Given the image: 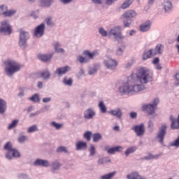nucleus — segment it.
<instances>
[{
	"label": "nucleus",
	"instance_id": "nucleus-37",
	"mask_svg": "<svg viewBox=\"0 0 179 179\" xmlns=\"http://www.w3.org/2000/svg\"><path fill=\"white\" fill-rule=\"evenodd\" d=\"M103 138V136L100 133H95L93 134L92 136V141L95 143H97V142H100L101 139Z\"/></svg>",
	"mask_w": 179,
	"mask_h": 179
},
{
	"label": "nucleus",
	"instance_id": "nucleus-25",
	"mask_svg": "<svg viewBox=\"0 0 179 179\" xmlns=\"http://www.w3.org/2000/svg\"><path fill=\"white\" fill-rule=\"evenodd\" d=\"M162 7L165 12L169 13L173 9V3L169 0H165L162 3Z\"/></svg>",
	"mask_w": 179,
	"mask_h": 179
},
{
	"label": "nucleus",
	"instance_id": "nucleus-59",
	"mask_svg": "<svg viewBox=\"0 0 179 179\" xmlns=\"http://www.w3.org/2000/svg\"><path fill=\"white\" fill-rule=\"evenodd\" d=\"M52 100V98L51 96L49 97H45L42 99L43 103H50Z\"/></svg>",
	"mask_w": 179,
	"mask_h": 179
},
{
	"label": "nucleus",
	"instance_id": "nucleus-55",
	"mask_svg": "<svg viewBox=\"0 0 179 179\" xmlns=\"http://www.w3.org/2000/svg\"><path fill=\"white\" fill-rule=\"evenodd\" d=\"M170 145H171V146H176V148H178V146H179V137L177 139H176L175 141H172Z\"/></svg>",
	"mask_w": 179,
	"mask_h": 179
},
{
	"label": "nucleus",
	"instance_id": "nucleus-54",
	"mask_svg": "<svg viewBox=\"0 0 179 179\" xmlns=\"http://www.w3.org/2000/svg\"><path fill=\"white\" fill-rule=\"evenodd\" d=\"M148 127L150 131H153L155 129V123L153 122V121L149 120Z\"/></svg>",
	"mask_w": 179,
	"mask_h": 179
},
{
	"label": "nucleus",
	"instance_id": "nucleus-24",
	"mask_svg": "<svg viewBox=\"0 0 179 179\" xmlns=\"http://www.w3.org/2000/svg\"><path fill=\"white\" fill-rule=\"evenodd\" d=\"M53 47L55 52H58L59 54H64V52H65V50L61 48L62 47V43L59 41H55L53 43Z\"/></svg>",
	"mask_w": 179,
	"mask_h": 179
},
{
	"label": "nucleus",
	"instance_id": "nucleus-60",
	"mask_svg": "<svg viewBox=\"0 0 179 179\" xmlns=\"http://www.w3.org/2000/svg\"><path fill=\"white\" fill-rule=\"evenodd\" d=\"M73 1V0H60V2H62L63 5H68V3H71Z\"/></svg>",
	"mask_w": 179,
	"mask_h": 179
},
{
	"label": "nucleus",
	"instance_id": "nucleus-28",
	"mask_svg": "<svg viewBox=\"0 0 179 179\" xmlns=\"http://www.w3.org/2000/svg\"><path fill=\"white\" fill-rule=\"evenodd\" d=\"M55 0H40L39 5L42 8H50L52 3H54Z\"/></svg>",
	"mask_w": 179,
	"mask_h": 179
},
{
	"label": "nucleus",
	"instance_id": "nucleus-51",
	"mask_svg": "<svg viewBox=\"0 0 179 179\" xmlns=\"http://www.w3.org/2000/svg\"><path fill=\"white\" fill-rule=\"evenodd\" d=\"M29 100H31V101H34V103H38L40 101V96H38V94H35L29 98Z\"/></svg>",
	"mask_w": 179,
	"mask_h": 179
},
{
	"label": "nucleus",
	"instance_id": "nucleus-38",
	"mask_svg": "<svg viewBox=\"0 0 179 179\" xmlns=\"http://www.w3.org/2000/svg\"><path fill=\"white\" fill-rule=\"evenodd\" d=\"M51 169L54 171L59 170L61 169V163L58 160H55L51 164Z\"/></svg>",
	"mask_w": 179,
	"mask_h": 179
},
{
	"label": "nucleus",
	"instance_id": "nucleus-20",
	"mask_svg": "<svg viewBox=\"0 0 179 179\" xmlns=\"http://www.w3.org/2000/svg\"><path fill=\"white\" fill-rule=\"evenodd\" d=\"M54 55V53H50V54H40L38 55V59L40 61H42V62H48V61H51L52 59V57Z\"/></svg>",
	"mask_w": 179,
	"mask_h": 179
},
{
	"label": "nucleus",
	"instance_id": "nucleus-3",
	"mask_svg": "<svg viewBox=\"0 0 179 179\" xmlns=\"http://www.w3.org/2000/svg\"><path fill=\"white\" fill-rule=\"evenodd\" d=\"M4 150H6V158L8 160H13V159H19L20 157V152L17 151L15 148L12 145V143L7 142L3 146Z\"/></svg>",
	"mask_w": 179,
	"mask_h": 179
},
{
	"label": "nucleus",
	"instance_id": "nucleus-48",
	"mask_svg": "<svg viewBox=\"0 0 179 179\" xmlns=\"http://www.w3.org/2000/svg\"><path fill=\"white\" fill-rule=\"evenodd\" d=\"M57 153H69L68 148L65 146H59L57 148Z\"/></svg>",
	"mask_w": 179,
	"mask_h": 179
},
{
	"label": "nucleus",
	"instance_id": "nucleus-35",
	"mask_svg": "<svg viewBox=\"0 0 179 179\" xmlns=\"http://www.w3.org/2000/svg\"><path fill=\"white\" fill-rule=\"evenodd\" d=\"M98 107L102 114H106V113H107V106H106L104 101H99V103H98Z\"/></svg>",
	"mask_w": 179,
	"mask_h": 179
},
{
	"label": "nucleus",
	"instance_id": "nucleus-15",
	"mask_svg": "<svg viewBox=\"0 0 179 179\" xmlns=\"http://www.w3.org/2000/svg\"><path fill=\"white\" fill-rule=\"evenodd\" d=\"M75 149L77 152H83L87 149V143L83 141H78L75 143Z\"/></svg>",
	"mask_w": 179,
	"mask_h": 179
},
{
	"label": "nucleus",
	"instance_id": "nucleus-27",
	"mask_svg": "<svg viewBox=\"0 0 179 179\" xmlns=\"http://www.w3.org/2000/svg\"><path fill=\"white\" fill-rule=\"evenodd\" d=\"M170 120L171 121V128L173 129H179V115L176 119L174 118L173 116H171Z\"/></svg>",
	"mask_w": 179,
	"mask_h": 179
},
{
	"label": "nucleus",
	"instance_id": "nucleus-10",
	"mask_svg": "<svg viewBox=\"0 0 179 179\" xmlns=\"http://www.w3.org/2000/svg\"><path fill=\"white\" fill-rule=\"evenodd\" d=\"M45 31V24L41 23L39 25L36 27L34 31V36L37 38H40L44 36Z\"/></svg>",
	"mask_w": 179,
	"mask_h": 179
},
{
	"label": "nucleus",
	"instance_id": "nucleus-32",
	"mask_svg": "<svg viewBox=\"0 0 179 179\" xmlns=\"http://www.w3.org/2000/svg\"><path fill=\"white\" fill-rule=\"evenodd\" d=\"M100 69V64H94L92 67L90 68L88 70V75H94Z\"/></svg>",
	"mask_w": 179,
	"mask_h": 179
},
{
	"label": "nucleus",
	"instance_id": "nucleus-7",
	"mask_svg": "<svg viewBox=\"0 0 179 179\" xmlns=\"http://www.w3.org/2000/svg\"><path fill=\"white\" fill-rule=\"evenodd\" d=\"M166 134H167V124H162L156 136L157 141L161 145H163V143H164V138Z\"/></svg>",
	"mask_w": 179,
	"mask_h": 179
},
{
	"label": "nucleus",
	"instance_id": "nucleus-2",
	"mask_svg": "<svg viewBox=\"0 0 179 179\" xmlns=\"http://www.w3.org/2000/svg\"><path fill=\"white\" fill-rule=\"evenodd\" d=\"M4 73L8 78L13 76L15 73L20 71L22 69V64L17 61L13 59H8L4 61Z\"/></svg>",
	"mask_w": 179,
	"mask_h": 179
},
{
	"label": "nucleus",
	"instance_id": "nucleus-64",
	"mask_svg": "<svg viewBox=\"0 0 179 179\" xmlns=\"http://www.w3.org/2000/svg\"><path fill=\"white\" fill-rule=\"evenodd\" d=\"M129 34L131 36H135V34H136V31L135 29H132L129 31Z\"/></svg>",
	"mask_w": 179,
	"mask_h": 179
},
{
	"label": "nucleus",
	"instance_id": "nucleus-16",
	"mask_svg": "<svg viewBox=\"0 0 179 179\" xmlns=\"http://www.w3.org/2000/svg\"><path fill=\"white\" fill-rule=\"evenodd\" d=\"M96 117V110L93 108H89L84 112L85 120H93Z\"/></svg>",
	"mask_w": 179,
	"mask_h": 179
},
{
	"label": "nucleus",
	"instance_id": "nucleus-53",
	"mask_svg": "<svg viewBox=\"0 0 179 179\" xmlns=\"http://www.w3.org/2000/svg\"><path fill=\"white\" fill-rule=\"evenodd\" d=\"M17 141L19 143H24V142L27 141V136H24V135L20 136L17 138Z\"/></svg>",
	"mask_w": 179,
	"mask_h": 179
},
{
	"label": "nucleus",
	"instance_id": "nucleus-33",
	"mask_svg": "<svg viewBox=\"0 0 179 179\" xmlns=\"http://www.w3.org/2000/svg\"><path fill=\"white\" fill-rule=\"evenodd\" d=\"M89 152V157H93L96 156V153H97V150H96V146L93 144H90L88 148Z\"/></svg>",
	"mask_w": 179,
	"mask_h": 179
},
{
	"label": "nucleus",
	"instance_id": "nucleus-22",
	"mask_svg": "<svg viewBox=\"0 0 179 179\" xmlns=\"http://www.w3.org/2000/svg\"><path fill=\"white\" fill-rule=\"evenodd\" d=\"M164 51V45L162 43H157L153 49L154 55H162Z\"/></svg>",
	"mask_w": 179,
	"mask_h": 179
},
{
	"label": "nucleus",
	"instance_id": "nucleus-44",
	"mask_svg": "<svg viewBox=\"0 0 179 179\" xmlns=\"http://www.w3.org/2000/svg\"><path fill=\"white\" fill-rule=\"evenodd\" d=\"M8 11V6L1 5L0 6V15L6 16V12Z\"/></svg>",
	"mask_w": 179,
	"mask_h": 179
},
{
	"label": "nucleus",
	"instance_id": "nucleus-6",
	"mask_svg": "<svg viewBox=\"0 0 179 179\" xmlns=\"http://www.w3.org/2000/svg\"><path fill=\"white\" fill-rule=\"evenodd\" d=\"M0 34H4V36L12 34V26H10L9 20H4L0 22Z\"/></svg>",
	"mask_w": 179,
	"mask_h": 179
},
{
	"label": "nucleus",
	"instance_id": "nucleus-42",
	"mask_svg": "<svg viewBox=\"0 0 179 179\" xmlns=\"http://www.w3.org/2000/svg\"><path fill=\"white\" fill-rule=\"evenodd\" d=\"M77 59L80 64H87L90 62V59H89V58L85 57L82 55L78 56Z\"/></svg>",
	"mask_w": 179,
	"mask_h": 179
},
{
	"label": "nucleus",
	"instance_id": "nucleus-30",
	"mask_svg": "<svg viewBox=\"0 0 179 179\" xmlns=\"http://www.w3.org/2000/svg\"><path fill=\"white\" fill-rule=\"evenodd\" d=\"M117 174V171H114L112 172H109L108 173H105L99 177L100 179H113Z\"/></svg>",
	"mask_w": 179,
	"mask_h": 179
},
{
	"label": "nucleus",
	"instance_id": "nucleus-47",
	"mask_svg": "<svg viewBox=\"0 0 179 179\" xmlns=\"http://www.w3.org/2000/svg\"><path fill=\"white\" fill-rule=\"evenodd\" d=\"M63 83L65 85V86H72L73 80H72V78H64L63 79Z\"/></svg>",
	"mask_w": 179,
	"mask_h": 179
},
{
	"label": "nucleus",
	"instance_id": "nucleus-17",
	"mask_svg": "<svg viewBox=\"0 0 179 179\" xmlns=\"http://www.w3.org/2000/svg\"><path fill=\"white\" fill-rule=\"evenodd\" d=\"M69 71H71V66H65L64 67L57 68L55 71V74L57 75V76H62V75H65V73H67Z\"/></svg>",
	"mask_w": 179,
	"mask_h": 179
},
{
	"label": "nucleus",
	"instance_id": "nucleus-61",
	"mask_svg": "<svg viewBox=\"0 0 179 179\" xmlns=\"http://www.w3.org/2000/svg\"><path fill=\"white\" fill-rule=\"evenodd\" d=\"M117 0H105L106 5H113Z\"/></svg>",
	"mask_w": 179,
	"mask_h": 179
},
{
	"label": "nucleus",
	"instance_id": "nucleus-9",
	"mask_svg": "<svg viewBox=\"0 0 179 179\" xmlns=\"http://www.w3.org/2000/svg\"><path fill=\"white\" fill-rule=\"evenodd\" d=\"M27 40H29V33L24 31H21L20 33L18 45L21 48H26L27 47Z\"/></svg>",
	"mask_w": 179,
	"mask_h": 179
},
{
	"label": "nucleus",
	"instance_id": "nucleus-12",
	"mask_svg": "<svg viewBox=\"0 0 179 179\" xmlns=\"http://www.w3.org/2000/svg\"><path fill=\"white\" fill-rule=\"evenodd\" d=\"M150 29H152L150 20H147L139 26V31L141 33H148V31H150Z\"/></svg>",
	"mask_w": 179,
	"mask_h": 179
},
{
	"label": "nucleus",
	"instance_id": "nucleus-41",
	"mask_svg": "<svg viewBox=\"0 0 179 179\" xmlns=\"http://www.w3.org/2000/svg\"><path fill=\"white\" fill-rule=\"evenodd\" d=\"M136 147L133 146V147H130L129 148H127L124 152V155L127 157H128L129 156V155L132 154V153H135V152H136Z\"/></svg>",
	"mask_w": 179,
	"mask_h": 179
},
{
	"label": "nucleus",
	"instance_id": "nucleus-1",
	"mask_svg": "<svg viewBox=\"0 0 179 179\" xmlns=\"http://www.w3.org/2000/svg\"><path fill=\"white\" fill-rule=\"evenodd\" d=\"M153 80V72L149 69L142 67L136 74L132 73L127 78V81L119 87L120 94H138L143 92L146 87L145 85Z\"/></svg>",
	"mask_w": 179,
	"mask_h": 179
},
{
	"label": "nucleus",
	"instance_id": "nucleus-62",
	"mask_svg": "<svg viewBox=\"0 0 179 179\" xmlns=\"http://www.w3.org/2000/svg\"><path fill=\"white\" fill-rule=\"evenodd\" d=\"M93 3H95L96 5H101L103 3V1L101 0H92Z\"/></svg>",
	"mask_w": 179,
	"mask_h": 179
},
{
	"label": "nucleus",
	"instance_id": "nucleus-21",
	"mask_svg": "<svg viewBox=\"0 0 179 179\" xmlns=\"http://www.w3.org/2000/svg\"><path fill=\"white\" fill-rule=\"evenodd\" d=\"M106 150L107 153H108L109 155H115L117 152H122V150H124V148H122V146L118 145V146L106 148Z\"/></svg>",
	"mask_w": 179,
	"mask_h": 179
},
{
	"label": "nucleus",
	"instance_id": "nucleus-19",
	"mask_svg": "<svg viewBox=\"0 0 179 179\" xmlns=\"http://www.w3.org/2000/svg\"><path fill=\"white\" fill-rule=\"evenodd\" d=\"M108 114H110V115H113V117H116L117 118H122V110L120 108H116L115 109H112L108 111Z\"/></svg>",
	"mask_w": 179,
	"mask_h": 179
},
{
	"label": "nucleus",
	"instance_id": "nucleus-50",
	"mask_svg": "<svg viewBox=\"0 0 179 179\" xmlns=\"http://www.w3.org/2000/svg\"><path fill=\"white\" fill-rule=\"evenodd\" d=\"M99 33L102 36V37H107L108 36V32L104 29L103 27L99 28Z\"/></svg>",
	"mask_w": 179,
	"mask_h": 179
},
{
	"label": "nucleus",
	"instance_id": "nucleus-31",
	"mask_svg": "<svg viewBox=\"0 0 179 179\" xmlns=\"http://www.w3.org/2000/svg\"><path fill=\"white\" fill-rule=\"evenodd\" d=\"M45 23L49 27H54V26H55V22L54 21V17H52V16H48L45 19Z\"/></svg>",
	"mask_w": 179,
	"mask_h": 179
},
{
	"label": "nucleus",
	"instance_id": "nucleus-36",
	"mask_svg": "<svg viewBox=\"0 0 179 179\" xmlns=\"http://www.w3.org/2000/svg\"><path fill=\"white\" fill-rule=\"evenodd\" d=\"M134 0H126L123 2V3L121 5L120 8L121 9H128L132 3H134Z\"/></svg>",
	"mask_w": 179,
	"mask_h": 179
},
{
	"label": "nucleus",
	"instance_id": "nucleus-29",
	"mask_svg": "<svg viewBox=\"0 0 179 179\" xmlns=\"http://www.w3.org/2000/svg\"><path fill=\"white\" fill-rule=\"evenodd\" d=\"M152 57H155V53L153 52V49H150L149 50L145 51L143 55V59L146 61V59H149L152 58Z\"/></svg>",
	"mask_w": 179,
	"mask_h": 179
},
{
	"label": "nucleus",
	"instance_id": "nucleus-13",
	"mask_svg": "<svg viewBox=\"0 0 179 179\" xmlns=\"http://www.w3.org/2000/svg\"><path fill=\"white\" fill-rule=\"evenodd\" d=\"M143 111H146L149 115H155L156 117V108L155 106H153V104L152 103H148V104H145L143 106Z\"/></svg>",
	"mask_w": 179,
	"mask_h": 179
},
{
	"label": "nucleus",
	"instance_id": "nucleus-4",
	"mask_svg": "<svg viewBox=\"0 0 179 179\" xmlns=\"http://www.w3.org/2000/svg\"><path fill=\"white\" fill-rule=\"evenodd\" d=\"M108 36L110 37H113L117 41L125 38V36L122 35V29L120 25L110 28L108 31Z\"/></svg>",
	"mask_w": 179,
	"mask_h": 179
},
{
	"label": "nucleus",
	"instance_id": "nucleus-34",
	"mask_svg": "<svg viewBox=\"0 0 179 179\" xmlns=\"http://www.w3.org/2000/svg\"><path fill=\"white\" fill-rule=\"evenodd\" d=\"M159 157H160V155L157 154V155H152V153H148V155H146L143 159L144 160H157V159H159Z\"/></svg>",
	"mask_w": 179,
	"mask_h": 179
},
{
	"label": "nucleus",
	"instance_id": "nucleus-52",
	"mask_svg": "<svg viewBox=\"0 0 179 179\" xmlns=\"http://www.w3.org/2000/svg\"><path fill=\"white\" fill-rule=\"evenodd\" d=\"M17 178L18 179H31L29 175L26 173H20L17 176Z\"/></svg>",
	"mask_w": 179,
	"mask_h": 179
},
{
	"label": "nucleus",
	"instance_id": "nucleus-43",
	"mask_svg": "<svg viewBox=\"0 0 179 179\" xmlns=\"http://www.w3.org/2000/svg\"><path fill=\"white\" fill-rule=\"evenodd\" d=\"M17 10L16 9H7V12L6 13L5 17H10L15 15H16Z\"/></svg>",
	"mask_w": 179,
	"mask_h": 179
},
{
	"label": "nucleus",
	"instance_id": "nucleus-5",
	"mask_svg": "<svg viewBox=\"0 0 179 179\" xmlns=\"http://www.w3.org/2000/svg\"><path fill=\"white\" fill-rule=\"evenodd\" d=\"M137 13L136 11L134 10H129L126 11L122 15L123 24L124 27H129L132 24V19L136 17Z\"/></svg>",
	"mask_w": 179,
	"mask_h": 179
},
{
	"label": "nucleus",
	"instance_id": "nucleus-46",
	"mask_svg": "<svg viewBox=\"0 0 179 179\" xmlns=\"http://www.w3.org/2000/svg\"><path fill=\"white\" fill-rule=\"evenodd\" d=\"M83 136L84 139L86 140L87 142H90V141L92 139V131H86L85 133H84Z\"/></svg>",
	"mask_w": 179,
	"mask_h": 179
},
{
	"label": "nucleus",
	"instance_id": "nucleus-18",
	"mask_svg": "<svg viewBox=\"0 0 179 179\" xmlns=\"http://www.w3.org/2000/svg\"><path fill=\"white\" fill-rule=\"evenodd\" d=\"M8 110V102L6 100L0 98V115H3Z\"/></svg>",
	"mask_w": 179,
	"mask_h": 179
},
{
	"label": "nucleus",
	"instance_id": "nucleus-11",
	"mask_svg": "<svg viewBox=\"0 0 179 179\" xmlns=\"http://www.w3.org/2000/svg\"><path fill=\"white\" fill-rule=\"evenodd\" d=\"M33 166L36 167H50L51 164L47 159H37L33 162Z\"/></svg>",
	"mask_w": 179,
	"mask_h": 179
},
{
	"label": "nucleus",
	"instance_id": "nucleus-26",
	"mask_svg": "<svg viewBox=\"0 0 179 179\" xmlns=\"http://www.w3.org/2000/svg\"><path fill=\"white\" fill-rule=\"evenodd\" d=\"M40 78H42L43 80H48L51 78V72L48 69L43 70L39 73Z\"/></svg>",
	"mask_w": 179,
	"mask_h": 179
},
{
	"label": "nucleus",
	"instance_id": "nucleus-49",
	"mask_svg": "<svg viewBox=\"0 0 179 179\" xmlns=\"http://www.w3.org/2000/svg\"><path fill=\"white\" fill-rule=\"evenodd\" d=\"M37 131H38V127L36 124L31 126L27 129L28 134H33V132H37Z\"/></svg>",
	"mask_w": 179,
	"mask_h": 179
},
{
	"label": "nucleus",
	"instance_id": "nucleus-14",
	"mask_svg": "<svg viewBox=\"0 0 179 179\" xmlns=\"http://www.w3.org/2000/svg\"><path fill=\"white\" fill-rule=\"evenodd\" d=\"M131 129L134 131L136 136H143L145 134V124H143L136 125Z\"/></svg>",
	"mask_w": 179,
	"mask_h": 179
},
{
	"label": "nucleus",
	"instance_id": "nucleus-57",
	"mask_svg": "<svg viewBox=\"0 0 179 179\" xmlns=\"http://www.w3.org/2000/svg\"><path fill=\"white\" fill-rule=\"evenodd\" d=\"M133 64L134 62L132 61L127 62L126 64H124V69H129Z\"/></svg>",
	"mask_w": 179,
	"mask_h": 179
},
{
	"label": "nucleus",
	"instance_id": "nucleus-8",
	"mask_svg": "<svg viewBox=\"0 0 179 179\" xmlns=\"http://www.w3.org/2000/svg\"><path fill=\"white\" fill-rule=\"evenodd\" d=\"M103 65L109 71H115L117 66H118V62L111 57H107L103 60Z\"/></svg>",
	"mask_w": 179,
	"mask_h": 179
},
{
	"label": "nucleus",
	"instance_id": "nucleus-23",
	"mask_svg": "<svg viewBox=\"0 0 179 179\" xmlns=\"http://www.w3.org/2000/svg\"><path fill=\"white\" fill-rule=\"evenodd\" d=\"M85 57H88V59H94V57L99 55V50H94L90 52V50H84L83 52Z\"/></svg>",
	"mask_w": 179,
	"mask_h": 179
},
{
	"label": "nucleus",
	"instance_id": "nucleus-63",
	"mask_svg": "<svg viewBox=\"0 0 179 179\" xmlns=\"http://www.w3.org/2000/svg\"><path fill=\"white\" fill-rule=\"evenodd\" d=\"M105 164V158H100L98 160V164Z\"/></svg>",
	"mask_w": 179,
	"mask_h": 179
},
{
	"label": "nucleus",
	"instance_id": "nucleus-58",
	"mask_svg": "<svg viewBox=\"0 0 179 179\" xmlns=\"http://www.w3.org/2000/svg\"><path fill=\"white\" fill-rule=\"evenodd\" d=\"M25 88H20V92L18 93V97H23L24 96Z\"/></svg>",
	"mask_w": 179,
	"mask_h": 179
},
{
	"label": "nucleus",
	"instance_id": "nucleus-39",
	"mask_svg": "<svg viewBox=\"0 0 179 179\" xmlns=\"http://www.w3.org/2000/svg\"><path fill=\"white\" fill-rule=\"evenodd\" d=\"M124 51H125V47L120 46L115 50V55L117 57H122L124 55Z\"/></svg>",
	"mask_w": 179,
	"mask_h": 179
},
{
	"label": "nucleus",
	"instance_id": "nucleus-40",
	"mask_svg": "<svg viewBox=\"0 0 179 179\" xmlns=\"http://www.w3.org/2000/svg\"><path fill=\"white\" fill-rule=\"evenodd\" d=\"M50 127H52L53 128L56 129L57 131L61 129L62 127H64V124L62 123H58L55 121H52L50 123Z\"/></svg>",
	"mask_w": 179,
	"mask_h": 179
},
{
	"label": "nucleus",
	"instance_id": "nucleus-56",
	"mask_svg": "<svg viewBox=\"0 0 179 179\" xmlns=\"http://www.w3.org/2000/svg\"><path fill=\"white\" fill-rule=\"evenodd\" d=\"M159 101L160 100L159 99V98H155L153 99L152 103L151 104H152L153 106H155V108H157V105L159 104Z\"/></svg>",
	"mask_w": 179,
	"mask_h": 179
},
{
	"label": "nucleus",
	"instance_id": "nucleus-45",
	"mask_svg": "<svg viewBox=\"0 0 179 179\" xmlns=\"http://www.w3.org/2000/svg\"><path fill=\"white\" fill-rule=\"evenodd\" d=\"M17 124H19V120H13L8 126V129H13L17 127Z\"/></svg>",
	"mask_w": 179,
	"mask_h": 179
}]
</instances>
